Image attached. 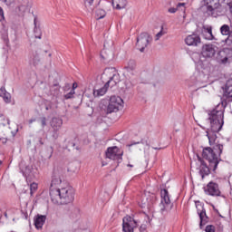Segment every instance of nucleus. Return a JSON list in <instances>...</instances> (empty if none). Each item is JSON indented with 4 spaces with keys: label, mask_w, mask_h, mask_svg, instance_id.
I'll use <instances>...</instances> for the list:
<instances>
[{
    "label": "nucleus",
    "mask_w": 232,
    "mask_h": 232,
    "mask_svg": "<svg viewBox=\"0 0 232 232\" xmlns=\"http://www.w3.org/2000/svg\"><path fill=\"white\" fill-rule=\"evenodd\" d=\"M227 102H232V79L227 80L221 104H218L216 108L208 112V121L210 122V131L218 133L224 126V111Z\"/></svg>",
    "instance_id": "nucleus-1"
},
{
    "label": "nucleus",
    "mask_w": 232,
    "mask_h": 232,
    "mask_svg": "<svg viewBox=\"0 0 232 232\" xmlns=\"http://www.w3.org/2000/svg\"><path fill=\"white\" fill-rule=\"evenodd\" d=\"M50 197L53 204H72L75 198V189L70 186L61 188H51Z\"/></svg>",
    "instance_id": "nucleus-2"
},
{
    "label": "nucleus",
    "mask_w": 232,
    "mask_h": 232,
    "mask_svg": "<svg viewBox=\"0 0 232 232\" xmlns=\"http://www.w3.org/2000/svg\"><path fill=\"white\" fill-rule=\"evenodd\" d=\"M224 151V145L217 143L213 147H207L203 149L202 157L205 160H208L210 169L217 171L218 168V162H220V155Z\"/></svg>",
    "instance_id": "nucleus-3"
},
{
    "label": "nucleus",
    "mask_w": 232,
    "mask_h": 232,
    "mask_svg": "<svg viewBox=\"0 0 232 232\" xmlns=\"http://www.w3.org/2000/svg\"><path fill=\"white\" fill-rule=\"evenodd\" d=\"M0 121H4V122L0 123V140L3 144H6L10 133H12V137H15L19 129H16L14 131H10V128L6 126V124H10V120L6 119L3 114L0 115Z\"/></svg>",
    "instance_id": "nucleus-4"
},
{
    "label": "nucleus",
    "mask_w": 232,
    "mask_h": 232,
    "mask_svg": "<svg viewBox=\"0 0 232 232\" xmlns=\"http://www.w3.org/2000/svg\"><path fill=\"white\" fill-rule=\"evenodd\" d=\"M161 195V201H160V211L162 215H166L168 211H171V199H169V192H168V189L163 188L160 190Z\"/></svg>",
    "instance_id": "nucleus-5"
},
{
    "label": "nucleus",
    "mask_w": 232,
    "mask_h": 232,
    "mask_svg": "<svg viewBox=\"0 0 232 232\" xmlns=\"http://www.w3.org/2000/svg\"><path fill=\"white\" fill-rule=\"evenodd\" d=\"M105 155L106 159H110L111 160H118V162H121V160H122L124 151L119 149V147L113 146L107 149Z\"/></svg>",
    "instance_id": "nucleus-6"
},
{
    "label": "nucleus",
    "mask_w": 232,
    "mask_h": 232,
    "mask_svg": "<svg viewBox=\"0 0 232 232\" xmlns=\"http://www.w3.org/2000/svg\"><path fill=\"white\" fill-rule=\"evenodd\" d=\"M124 104L122 98L119 96H111L109 102V105L107 107V113H113L119 111V108H121Z\"/></svg>",
    "instance_id": "nucleus-7"
},
{
    "label": "nucleus",
    "mask_w": 232,
    "mask_h": 232,
    "mask_svg": "<svg viewBox=\"0 0 232 232\" xmlns=\"http://www.w3.org/2000/svg\"><path fill=\"white\" fill-rule=\"evenodd\" d=\"M150 41H151V37L148 33H141L137 37V43L136 46L140 50V52H144V50L148 47L150 44Z\"/></svg>",
    "instance_id": "nucleus-8"
},
{
    "label": "nucleus",
    "mask_w": 232,
    "mask_h": 232,
    "mask_svg": "<svg viewBox=\"0 0 232 232\" xmlns=\"http://www.w3.org/2000/svg\"><path fill=\"white\" fill-rule=\"evenodd\" d=\"M139 224L137 221L133 219L130 216H126L122 219V231L123 232H133L135 227H137Z\"/></svg>",
    "instance_id": "nucleus-9"
},
{
    "label": "nucleus",
    "mask_w": 232,
    "mask_h": 232,
    "mask_svg": "<svg viewBox=\"0 0 232 232\" xmlns=\"http://www.w3.org/2000/svg\"><path fill=\"white\" fill-rule=\"evenodd\" d=\"M215 53H217V47L214 44H203L201 48V55L204 59H212V57H215Z\"/></svg>",
    "instance_id": "nucleus-10"
},
{
    "label": "nucleus",
    "mask_w": 232,
    "mask_h": 232,
    "mask_svg": "<svg viewBox=\"0 0 232 232\" xmlns=\"http://www.w3.org/2000/svg\"><path fill=\"white\" fill-rule=\"evenodd\" d=\"M198 165L199 166V168H198L199 175L202 179H204V178L208 177L211 173V170H213V169H211V167H209V164L208 166L206 161H204V160L202 158H200L199 156H198Z\"/></svg>",
    "instance_id": "nucleus-11"
},
{
    "label": "nucleus",
    "mask_w": 232,
    "mask_h": 232,
    "mask_svg": "<svg viewBox=\"0 0 232 232\" xmlns=\"http://www.w3.org/2000/svg\"><path fill=\"white\" fill-rule=\"evenodd\" d=\"M206 195H210V197H220V188L218 185L213 181L208 183L207 187L204 188Z\"/></svg>",
    "instance_id": "nucleus-12"
},
{
    "label": "nucleus",
    "mask_w": 232,
    "mask_h": 232,
    "mask_svg": "<svg viewBox=\"0 0 232 232\" xmlns=\"http://www.w3.org/2000/svg\"><path fill=\"white\" fill-rule=\"evenodd\" d=\"M51 128L53 130V139L59 138V130L61 128H63V119L54 117L52 119L51 122Z\"/></svg>",
    "instance_id": "nucleus-13"
},
{
    "label": "nucleus",
    "mask_w": 232,
    "mask_h": 232,
    "mask_svg": "<svg viewBox=\"0 0 232 232\" xmlns=\"http://www.w3.org/2000/svg\"><path fill=\"white\" fill-rule=\"evenodd\" d=\"M32 8V2L30 0H19L18 6L16 10H18L19 15H24V14H28Z\"/></svg>",
    "instance_id": "nucleus-14"
},
{
    "label": "nucleus",
    "mask_w": 232,
    "mask_h": 232,
    "mask_svg": "<svg viewBox=\"0 0 232 232\" xmlns=\"http://www.w3.org/2000/svg\"><path fill=\"white\" fill-rule=\"evenodd\" d=\"M196 208L198 209V215L200 219L199 227L202 229V227L206 226L209 222V218L206 214V208H204L202 205H197Z\"/></svg>",
    "instance_id": "nucleus-15"
},
{
    "label": "nucleus",
    "mask_w": 232,
    "mask_h": 232,
    "mask_svg": "<svg viewBox=\"0 0 232 232\" xmlns=\"http://www.w3.org/2000/svg\"><path fill=\"white\" fill-rule=\"evenodd\" d=\"M41 63V55L39 51L33 50L29 53V64L31 66H39Z\"/></svg>",
    "instance_id": "nucleus-16"
},
{
    "label": "nucleus",
    "mask_w": 232,
    "mask_h": 232,
    "mask_svg": "<svg viewBox=\"0 0 232 232\" xmlns=\"http://www.w3.org/2000/svg\"><path fill=\"white\" fill-rule=\"evenodd\" d=\"M227 11V9L224 5L218 4L210 12H208V14L212 17H218L220 15H225Z\"/></svg>",
    "instance_id": "nucleus-17"
},
{
    "label": "nucleus",
    "mask_w": 232,
    "mask_h": 232,
    "mask_svg": "<svg viewBox=\"0 0 232 232\" xmlns=\"http://www.w3.org/2000/svg\"><path fill=\"white\" fill-rule=\"evenodd\" d=\"M19 168L21 170V173L25 177V179L28 180V179H32L34 177V173H32V167L26 165L24 161H22L19 164Z\"/></svg>",
    "instance_id": "nucleus-18"
},
{
    "label": "nucleus",
    "mask_w": 232,
    "mask_h": 232,
    "mask_svg": "<svg viewBox=\"0 0 232 232\" xmlns=\"http://www.w3.org/2000/svg\"><path fill=\"white\" fill-rule=\"evenodd\" d=\"M185 43L188 44V46H198V44L201 43L200 36L195 34H190L186 37Z\"/></svg>",
    "instance_id": "nucleus-19"
},
{
    "label": "nucleus",
    "mask_w": 232,
    "mask_h": 232,
    "mask_svg": "<svg viewBox=\"0 0 232 232\" xmlns=\"http://www.w3.org/2000/svg\"><path fill=\"white\" fill-rule=\"evenodd\" d=\"M201 35L207 41H213V39H215V36L213 35V27L203 26L202 31H201Z\"/></svg>",
    "instance_id": "nucleus-20"
},
{
    "label": "nucleus",
    "mask_w": 232,
    "mask_h": 232,
    "mask_svg": "<svg viewBox=\"0 0 232 232\" xmlns=\"http://www.w3.org/2000/svg\"><path fill=\"white\" fill-rule=\"evenodd\" d=\"M135 68H137V63H135L134 60H130L127 65L124 67V70L127 72V77L131 79L130 75H135Z\"/></svg>",
    "instance_id": "nucleus-21"
},
{
    "label": "nucleus",
    "mask_w": 232,
    "mask_h": 232,
    "mask_svg": "<svg viewBox=\"0 0 232 232\" xmlns=\"http://www.w3.org/2000/svg\"><path fill=\"white\" fill-rule=\"evenodd\" d=\"M44 222H46V215H37L34 218V226L36 229H42L43 226H44Z\"/></svg>",
    "instance_id": "nucleus-22"
},
{
    "label": "nucleus",
    "mask_w": 232,
    "mask_h": 232,
    "mask_svg": "<svg viewBox=\"0 0 232 232\" xmlns=\"http://www.w3.org/2000/svg\"><path fill=\"white\" fill-rule=\"evenodd\" d=\"M112 6L116 8V10H122V8H126V5H128L127 0H111Z\"/></svg>",
    "instance_id": "nucleus-23"
},
{
    "label": "nucleus",
    "mask_w": 232,
    "mask_h": 232,
    "mask_svg": "<svg viewBox=\"0 0 232 232\" xmlns=\"http://www.w3.org/2000/svg\"><path fill=\"white\" fill-rule=\"evenodd\" d=\"M0 97H3L5 102H12V95L6 92V89L5 87L0 88Z\"/></svg>",
    "instance_id": "nucleus-24"
},
{
    "label": "nucleus",
    "mask_w": 232,
    "mask_h": 232,
    "mask_svg": "<svg viewBox=\"0 0 232 232\" xmlns=\"http://www.w3.org/2000/svg\"><path fill=\"white\" fill-rule=\"evenodd\" d=\"M218 4H220L219 0H206L207 14L213 10L214 7L217 6Z\"/></svg>",
    "instance_id": "nucleus-25"
},
{
    "label": "nucleus",
    "mask_w": 232,
    "mask_h": 232,
    "mask_svg": "<svg viewBox=\"0 0 232 232\" xmlns=\"http://www.w3.org/2000/svg\"><path fill=\"white\" fill-rule=\"evenodd\" d=\"M177 10H181V12H186V3H179L177 5V8L170 7V8L168 9V12L169 14H176Z\"/></svg>",
    "instance_id": "nucleus-26"
},
{
    "label": "nucleus",
    "mask_w": 232,
    "mask_h": 232,
    "mask_svg": "<svg viewBox=\"0 0 232 232\" xmlns=\"http://www.w3.org/2000/svg\"><path fill=\"white\" fill-rule=\"evenodd\" d=\"M119 82V75L113 74L110 80L105 83L107 85V88H113V86H116Z\"/></svg>",
    "instance_id": "nucleus-27"
},
{
    "label": "nucleus",
    "mask_w": 232,
    "mask_h": 232,
    "mask_svg": "<svg viewBox=\"0 0 232 232\" xmlns=\"http://www.w3.org/2000/svg\"><path fill=\"white\" fill-rule=\"evenodd\" d=\"M59 93H61V86L59 84H53L50 87V94L53 97H59Z\"/></svg>",
    "instance_id": "nucleus-28"
},
{
    "label": "nucleus",
    "mask_w": 232,
    "mask_h": 232,
    "mask_svg": "<svg viewBox=\"0 0 232 232\" xmlns=\"http://www.w3.org/2000/svg\"><path fill=\"white\" fill-rule=\"evenodd\" d=\"M106 92H108V87L105 84L103 87L94 90L93 95H94V97H102V95H104L106 93Z\"/></svg>",
    "instance_id": "nucleus-29"
},
{
    "label": "nucleus",
    "mask_w": 232,
    "mask_h": 232,
    "mask_svg": "<svg viewBox=\"0 0 232 232\" xmlns=\"http://www.w3.org/2000/svg\"><path fill=\"white\" fill-rule=\"evenodd\" d=\"M207 137L208 139L210 146L211 144L213 146L215 144V141L217 140V132H213L212 130L211 132L207 131Z\"/></svg>",
    "instance_id": "nucleus-30"
},
{
    "label": "nucleus",
    "mask_w": 232,
    "mask_h": 232,
    "mask_svg": "<svg viewBox=\"0 0 232 232\" xmlns=\"http://www.w3.org/2000/svg\"><path fill=\"white\" fill-rule=\"evenodd\" d=\"M61 182H63V179H61V176H59V174L57 173H54L53 176L51 188H53V186H57V184H61Z\"/></svg>",
    "instance_id": "nucleus-31"
},
{
    "label": "nucleus",
    "mask_w": 232,
    "mask_h": 232,
    "mask_svg": "<svg viewBox=\"0 0 232 232\" xmlns=\"http://www.w3.org/2000/svg\"><path fill=\"white\" fill-rule=\"evenodd\" d=\"M218 60L222 64H226V63H227V56L226 55V52L220 51V52L218 53Z\"/></svg>",
    "instance_id": "nucleus-32"
},
{
    "label": "nucleus",
    "mask_w": 232,
    "mask_h": 232,
    "mask_svg": "<svg viewBox=\"0 0 232 232\" xmlns=\"http://www.w3.org/2000/svg\"><path fill=\"white\" fill-rule=\"evenodd\" d=\"M106 17V11L103 9H98L95 12V19L99 21V19H104Z\"/></svg>",
    "instance_id": "nucleus-33"
},
{
    "label": "nucleus",
    "mask_w": 232,
    "mask_h": 232,
    "mask_svg": "<svg viewBox=\"0 0 232 232\" xmlns=\"http://www.w3.org/2000/svg\"><path fill=\"white\" fill-rule=\"evenodd\" d=\"M1 37L5 44L10 43V40L8 39V31L6 29H3L1 31Z\"/></svg>",
    "instance_id": "nucleus-34"
},
{
    "label": "nucleus",
    "mask_w": 232,
    "mask_h": 232,
    "mask_svg": "<svg viewBox=\"0 0 232 232\" xmlns=\"http://www.w3.org/2000/svg\"><path fill=\"white\" fill-rule=\"evenodd\" d=\"M34 34L35 39H41V37H43V32L41 31L40 26H35L34 27Z\"/></svg>",
    "instance_id": "nucleus-35"
},
{
    "label": "nucleus",
    "mask_w": 232,
    "mask_h": 232,
    "mask_svg": "<svg viewBox=\"0 0 232 232\" xmlns=\"http://www.w3.org/2000/svg\"><path fill=\"white\" fill-rule=\"evenodd\" d=\"M84 5L89 12L93 11V7L92 6L93 5V0H84Z\"/></svg>",
    "instance_id": "nucleus-36"
},
{
    "label": "nucleus",
    "mask_w": 232,
    "mask_h": 232,
    "mask_svg": "<svg viewBox=\"0 0 232 232\" xmlns=\"http://www.w3.org/2000/svg\"><path fill=\"white\" fill-rule=\"evenodd\" d=\"M222 35H229V25L224 24L220 28Z\"/></svg>",
    "instance_id": "nucleus-37"
},
{
    "label": "nucleus",
    "mask_w": 232,
    "mask_h": 232,
    "mask_svg": "<svg viewBox=\"0 0 232 232\" xmlns=\"http://www.w3.org/2000/svg\"><path fill=\"white\" fill-rule=\"evenodd\" d=\"M74 95H75V91L72 89L67 94H64L63 97L66 101H68V99H73Z\"/></svg>",
    "instance_id": "nucleus-38"
},
{
    "label": "nucleus",
    "mask_w": 232,
    "mask_h": 232,
    "mask_svg": "<svg viewBox=\"0 0 232 232\" xmlns=\"http://www.w3.org/2000/svg\"><path fill=\"white\" fill-rule=\"evenodd\" d=\"M38 185L35 182L30 184V195H34V191H37Z\"/></svg>",
    "instance_id": "nucleus-39"
},
{
    "label": "nucleus",
    "mask_w": 232,
    "mask_h": 232,
    "mask_svg": "<svg viewBox=\"0 0 232 232\" xmlns=\"http://www.w3.org/2000/svg\"><path fill=\"white\" fill-rule=\"evenodd\" d=\"M163 30H164V28L161 27V30L155 36V41H159L160 39V37H162V35H164V34H166V33H164Z\"/></svg>",
    "instance_id": "nucleus-40"
},
{
    "label": "nucleus",
    "mask_w": 232,
    "mask_h": 232,
    "mask_svg": "<svg viewBox=\"0 0 232 232\" xmlns=\"http://www.w3.org/2000/svg\"><path fill=\"white\" fill-rule=\"evenodd\" d=\"M2 3H5L7 6H12L14 3H15V0H0Z\"/></svg>",
    "instance_id": "nucleus-41"
},
{
    "label": "nucleus",
    "mask_w": 232,
    "mask_h": 232,
    "mask_svg": "<svg viewBox=\"0 0 232 232\" xmlns=\"http://www.w3.org/2000/svg\"><path fill=\"white\" fill-rule=\"evenodd\" d=\"M205 231L206 232H215V226H213V225L207 226Z\"/></svg>",
    "instance_id": "nucleus-42"
},
{
    "label": "nucleus",
    "mask_w": 232,
    "mask_h": 232,
    "mask_svg": "<svg viewBox=\"0 0 232 232\" xmlns=\"http://www.w3.org/2000/svg\"><path fill=\"white\" fill-rule=\"evenodd\" d=\"M0 21H5V11H3V7H0Z\"/></svg>",
    "instance_id": "nucleus-43"
},
{
    "label": "nucleus",
    "mask_w": 232,
    "mask_h": 232,
    "mask_svg": "<svg viewBox=\"0 0 232 232\" xmlns=\"http://www.w3.org/2000/svg\"><path fill=\"white\" fill-rule=\"evenodd\" d=\"M41 124H42V128H44L46 126V117H42L41 118Z\"/></svg>",
    "instance_id": "nucleus-44"
},
{
    "label": "nucleus",
    "mask_w": 232,
    "mask_h": 232,
    "mask_svg": "<svg viewBox=\"0 0 232 232\" xmlns=\"http://www.w3.org/2000/svg\"><path fill=\"white\" fill-rule=\"evenodd\" d=\"M47 150L49 151V155L47 156V159H52V155L53 153V148L50 147L47 149Z\"/></svg>",
    "instance_id": "nucleus-45"
},
{
    "label": "nucleus",
    "mask_w": 232,
    "mask_h": 232,
    "mask_svg": "<svg viewBox=\"0 0 232 232\" xmlns=\"http://www.w3.org/2000/svg\"><path fill=\"white\" fill-rule=\"evenodd\" d=\"M140 143L144 144L145 146H150V141H148V139H142Z\"/></svg>",
    "instance_id": "nucleus-46"
},
{
    "label": "nucleus",
    "mask_w": 232,
    "mask_h": 232,
    "mask_svg": "<svg viewBox=\"0 0 232 232\" xmlns=\"http://www.w3.org/2000/svg\"><path fill=\"white\" fill-rule=\"evenodd\" d=\"M34 28L35 26H39V20L37 19V16H34Z\"/></svg>",
    "instance_id": "nucleus-47"
},
{
    "label": "nucleus",
    "mask_w": 232,
    "mask_h": 232,
    "mask_svg": "<svg viewBox=\"0 0 232 232\" xmlns=\"http://www.w3.org/2000/svg\"><path fill=\"white\" fill-rule=\"evenodd\" d=\"M68 148H75V142L73 141H69L68 145H67Z\"/></svg>",
    "instance_id": "nucleus-48"
},
{
    "label": "nucleus",
    "mask_w": 232,
    "mask_h": 232,
    "mask_svg": "<svg viewBox=\"0 0 232 232\" xmlns=\"http://www.w3.org/2000/svg\"><path fill=\"white\" fill-rule=\"evenodd\" d=\"M45 110L48 111L50 110H52V103H49L45 106Z\"/></svg>",
    "instance_id": "nucleus-49"
},
{
    "label": "nucleus",
    "mask_w": 232,
    "mask_h": 232,
    "mask_svg": "<svg viewBox=\"0 0 232 232\" xmlns=\"http://www.w3.org/2000/svg\"><path fill=\"white\" fill-rule=\"evenodd\" d=\"M131 86H135L137 84V80H130Z\"/></svg>",
    "instance_id": "nucleus-50"
},
{
    "label": "nucleus",
    "mask_w": 232,
    "mask_h": 232,
    "mask_svg": "<svg viewBox=\"0 0 232 232\" xmlns=\"http://www.w3.org/2000/svg\"><path fill=\"white\" fill-rule=\"evenodd\" d=\"M135 144H140V142L138 141V142L130 143L128 146L129 148H131V146H135Z\"/></svg>",
    "instance_id": "nucleus-51"
},
{
    "label": "nucleus",
    "mask_w": 232,
    "mask_h": 232,
    "mask_svg": "<svg viewBox=\"0 0 232 232\" xmlns=\"http://www.w3.org/2000/svg\"><path fill=\"white\" fill-rule=\"evenodd\" d=\"M77 88V83H73L72 84V90H73V92H75V89Z\"/></svg>",
    "instance_id": "nucleus-52"
},
{
    "label": "nucleus",
    "mask_w": 232,
    "mask_h": 232,
    "mask_svg": "<svg viewBox=\"0 0 232 232\" xmlns=\"http://www.w3.org/2000/svg\"><path fill=\"white\" fill-rule=\"evenodd\" d=\"M39 143L43 146V144H44V142L43 141V138L39 139Z\"/></svg>",
    "instance_id": "nucleus-53"
},
{
    "label": "nucleus",
    "mask_w": 232,
    "mask_h": 232,
    "mask_svg": "<svg viewBox=\"0 0 232 232\" xmlns=\"http://www.w3.org/2000/svg\"><path fill=\"white\" fill-rule=\"evenodd\" d=\"M32 122H35V119H32L29 121V124H32Z\"/></svg>",
    "instance_id": "nucleus-54"
},
{
    "label": "nucleus",
    "mask_w": 232,
    "mask_h": 232,
    "mask_svg": "<svg viewBox=\"0 0 232 232\" xmlns=\"http://www.w3.org/2000/svg\"><path fill=\"white\" fill-rule=\"evenodd\" d=\"M153 150H161V148H159V147H152Z\"/></svg>",
    "instance_id": "nucleus-55"
},
{
    "label": "nucleus",
    "mask_w": 232,
    "mask_h": 232,
    "mask_svg": "<svg viewBox=\"0 0 232 232\" xmlns=\"http://www.w3.org/2000/svg\"><path fill=\"white\" fill-rule=\"evenodd\" d=\"M127 166H128V168H133V165H131V164H128Z\"/></svg>",
    "instance_id": "nucleus-56"
},
{
    "label": "nucleus",
    "mask_w": 232,
    "mask_h": 232,
    "mask_svg": "<svg viewBox=\"0 0 232 232\" xmlns=\"http://www.w3.org/2000/svg\"><path fill=\"white\" fill-rule=\"evenodd\" d=\"M0 164H3V161H2V160H0Z\"/></svg>",
    "instance_id": "nucleus-57"
}]
</instances>
